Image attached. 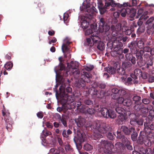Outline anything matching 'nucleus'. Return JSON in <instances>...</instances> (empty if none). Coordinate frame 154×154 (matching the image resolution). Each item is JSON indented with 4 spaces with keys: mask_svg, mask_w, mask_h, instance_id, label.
<instances>
[{
    "mask_svg": "<svg viewBox=\"0 0 154 154\" xmlns=\"http://www.w3.org/2000/svg\"><path fill=\"white\" fill-rule=\"evenodd\" d=\"M9 122V121H8V120H7V122H6L7 124L6 126V127L7 130L8 131H11L12 126L11 125Z\"/></svg>",
    "mask_w": 154,
    "mask_h": 154,
    "instance_id": "obj_44",
    "label": "nucleus"
},
{
    "mask_svg": "<svg viewBox=\"0 0 154 154\" xmlns=\"http://www.w3.org/2000/svg\"><path fill=\"white\" fill-rule=\"evenodd\" d=\"M42 134L45 137H46L49 135L51 134V132L50 131H43L42 132Z\"/></svg>",
    "mask_w": 154,
    "mask_h": 154,
    "instance_id": "obj_46",
    "label": "nucleus"
},
{
    "mask_svg": "<svg viewBox=\"0 0 154 154\" xmlns=\"http://www.w3.org/2000/svg\"><path fill=\"white\" fill-rule=\"evenodd\" d=\"M100 143L102 147H104L105 149L108 151L106 154H114L113 152H115L116 150L113 149L114 145L112 144L105 140H102Z\"/></svg>",
    "mask_w": 154,
    "mask_h": 154,
    "instance_id": "obj_8",
    "label": "nucleus"
},
{
    "mask_svg": "<svg viewBox=\"0 0 154 154\" xmlns=\"http://www.w3.org/2000/svg\"><path fill=\"white\" fill-rule=\"evenodd\" d=\"M37 116L39 118L42 119L43 118V115L42 112H39L37 114Z\"/></svg>",
    "mask_w": 154,
    "mask_h": 154,
    "instance_id": "obj_59",
    "label": "nucleus"
},
{
    "mask_svg": "<svg viewBox=\"0 0 154 154\" xmlns=\"http://www.w3.org/2000/svg\"><path fill=\"white\" fill-rule=\"evenodd\" d=\"M132 66L131 64L129 62H124L122 64V67L125 69L129 70Z\"/></svg>",
    "mask_w": 154,
    "mask_h": 154,
    "instance_id": "obj_24",
    "label": "nucleus"
},
{
    "mask_svg": "<svg viewBox=\"0 0 154 154\" xmlns=\"http://www.w3.org/2000/svg\"><path fill=\"white\" fill-rule=\"evenodd\" d=\"M121 130L123 131L125 134L128 135L131 132L134 133L135 129L132 127H128L125 126H122L121 128Z\"/></svg>",
    "mask_w": 154,
    "mask_h": 154,
    "instance_id": "obj_16",
    "label": "nucleus"
},
{
    "mask_svg": "<svg viewBox=\"0 0 154 154\" xmlns=\"http://www.w3.org/2000/svg\"><path fill=\"white\" fill-rule=\"evenodd\" d=\"M79 66L78 62L76 61H71L70 63H67V66L68 69L66 71V73L68 74L69 72L70 74H72L75 77L79 74L80 72L78 70Z\"/></svg>",
    "mask_w": 154,
    "mask_h": 154,
    "instance_id": "obj_4",
    "label": "nucleus"
},
{
    "mask_svg": "<svg viewBox=\"0 0 154 154\" xmlns=\"http://www.w3.org/2000/svg\"><path fill=\"white\" fill-rule=\"evenodd\" d=\"M129 60L131 61L132 63L133 64H134L136 63V58L135 57L133 56H132Z\"/></svg>",
    "mask_w": 154,
    "mask_h": 154,
    "instance_id": "obj_56",
    "label": "nucleus"
},
{
    "mask_svg": "<svg viewBox=\"0 0 154 154\" xmlns=\"http://www.w3.org/2000/svg\"><path fill=\"white\" fill-rule=\"evenodd\" d=\"M148 81L150 82H154V76L151 75H149L148 78Z\"/></svg>",
    "mask_w": 154,
    "mask_h": 154,
    "instance_id": "obj_49",
    "label": "nucleus"
},
{
    "mask_svg": "<svg viewBox=\"0 0 154 154\" xmlns=\"http://www.w3.org/2000/svg\"><path fill=\"white\" fill-rule=\"evenodd\" d=\"M132 11L128 8L127 7L122 8L121 10V15L122 17H125L127 14H129Z\"/></svg>",
    "mask_w": 154,
    "mask_h": 154,
    "instance_id": "obj_20",
    "label": "nucleus"
},
{
    "mask_svg": "<svg viewBox=\"0 0 154 154\" xmlns=\"http://www.w3.org/2000/svg\"><path fill=\"white\" fill-rule=\"evenodd\" d=\"M122 141L123 144H125L127 149L130 150H131L132 147L130 145V142L128 140L127 138H123L122 140Z\"/></svg>",
    "mask_w": 154,
    "mask_h": 154,
    "instance_id": "obj_22",
    "label": "nucleus"
},
{
    "mask_svg": "<svg viewBox=\"0 0 154 154\" xmlns=\"http://www.w3.org/2000/svg\"><path fill=\"white\" fill-rule=\"evenodd\" d=\"M111 29L112 31V34L113 38H112L113 39L112 43V45H113L115 44L121 42L122 35L121 33V26L119 24H117L116 26L112 25Z\"/></svg>",
    "mask_w": 154,
    "mask_h": 154,
    "instance_id": "obj_2",
    "label": "nucleus"
},
{
    "mask_svg": "<svg viewBox=\"0 0 154 154\" xmlns=\"http://www.w3.org/2000/svg\"><path fill=\"white\" fill-rule=\"evenodd\" d=\"M132 104V102L131 100L130 99H125L124 102L123 103V105L127 106H131Z\"/></svg>",
    "mask_w": 154,
    "mask_h": 154,
    "instance_id": "obj_27",
    "label": "nucleus"
},
{
    "mask_svg": "<svg viewBox=\"0 0 154 154\" xmlns=\"http://www.w3.org/2000/svg\"><path fill=\"white\" fill-rule=\"evenodd\" d=\"M59 90L61 92H64L65 91V87L61 85L59 88Z\"/></svg>",
    "mask_w": 154,
    "mask_h": 154,
    "instance_id": "obj_57",
    "label": "nucleus"
},
{
    "mask_svg": "<svg viewBox=\"0 0 154 154\" xmlns=\"http://www.w3.org/2000/svg\"><path fill=\"white\" fill-rule=\"evenodd\" d=\"M13 66L12 63L10 62H8L6 63L4 66V67L7 70H10Z\"/></svg>",
    "mask_w": 154,
    "mask_h": 154,
    "instance_id": "obj_29",
    "label": "nucleus"
},
{
    "mask_svg": "<svg viewBox=\"0 0 154 154\" xmlns=\"http://www.w3.org/2000/svg\"><path fill=\"white\" fill-rule=\"evenodd\" d=\"M131 78H132L133 79H137L138 77L134 73L133 74H131Z\"/></svg>",
    "mask_w": 154,
    "mask_h": 154,
    "instance_id": "obj_64",
    "label": "nucleus"
},
{
    "mask_svg": "<svg viewBox=\"0 0 154 154\" xmlns=\"http://www.w3.org/2000/svg\"><path fill=\"white\" fill-rule=\"evenodd\" d=\"M143 53V51L140 50L139 52H137L136 53V56L137 58V60L138 65L140 66H144L146 63L145 60H143L142 54Z\"/></svg>",
    "mask_w": 154,
    "mask_h": 154,
    "instance_id": "obj_12",
    "label": "nucleus"
},
{
    "mask_svg": "<svg viewBox=\"0 0 154 154\" xmlns=\"http://www.w3.org/2000/svg\"><path fill=\"white\" fill-rule=\"evenodd\" d=\"M142 101L144 104H148L150 102L149 100V99L147 98L143 99L142 100Z\"/></svg>",
    "mask_w": 154,
    "mask_h": 154,
    "instance_id": "obj_50",
    "label": "nucleus"
},
{
    "mask_svg": "<svg viewBox=\"0 0 154 154\" xmlns=\"http://www.w3.org/2000/svg\"><path fill=\"white\" fill-rule=\"evenodd\" d=\"M100 38L98 36L97 33H93L91 36V38L86 39V41L89 46L92 47L94 44L99 42L100 41Z\"/></svg>",
    "mask_w": 154,
    "mask_h": 154,
    "instance_id": "obj_7",
    "label": "nucleus"
},
{
    "mask_svg": "<svg viewBox=\"0 0 154 154\" xmlns=\"http://www.w3.org/2000/svg\"><path fill=\"white\" fill-rule=\"evenodd\" d=\"M70 42L68 40L67 38H66L63 41V43L62 46V50L63 53L64 51H67L69 48V44Z\"/></svg>",
    "mask_w": 154,
    "mask_h": 154,
    "instance_id": "obj_17",
    "label": "nucleus"
},
{
    "mask_svg": "<svg viewBox=\"0 0 154 154\" xmlns=\"http://www.w3.org/2000/svg\"><path fill=\"white\" fill-rule=\"evenodd\" d=\"M125 32V34L127 35H129L131 34L132 32V31L130 29H129V28L126 31H124Z\"/></svg>",
    "mask_w": 154,
    "mask_h": 154,
    "instance_id": "obj_58",
    "label": "nucleus"
},
{
    "mask_svg": "<svg viewBox=\"0 0 154 154\" xmlns=\"http://www.w3.org/2000/svg\"><path fill=\"white\" fill-rule=\"evenodd\" d=\"M98 7L100 13L101 14H103L106 11V8L103 6L102 0H98L97 3Z\"/></svg>",
    "mask_w": 154,
    "mask_h": 154,
    "instance_id": "obj_19",
    "label": "nucleus"
},
{
    "mask_svg": "<svg viewBox=\"0 0 154 154\" xmlns=\"http://www.w3.org/2000/svg\"><path fill=\"white\" fill-rule=\"evenodd\" d=\"M94 68L93 65H88L85 67V69L87 71H91Z\"/></svg>",
    "mask_w": 154,
    "mask_h": 154,
    "instance_id": "obj_40",
    "label": "nucleus"
},
{
    "mask_svg": "<svg viewBox=\"0 0 154 154\" xmlns=\"http://www.w3.org/2000/svg\"><path fill=\"white\" fill-rule=\"evenodd\" d=\"M100 20L99 24V29L100 32H106L108 31L110 28V26L106 23L104 18L99 17Z\"/></svg>",
    "mask_w": 154,
    "mask_h": 154,
    "instance_id": "obj_6",
    "label": "nucleus"
},
{
    "mask_svg": "<svg viewBox=\"0 0 154 154\" xmlns=\"http://www.w3.org/2000/svg\"><path fill=\"white\" fill-rule=\"evenodd\" d=\"M93 127L94 129L97 130L98 132H94V136L97 138L102 137L103 136L100 134V133L106 135L108 138L110 140L113 139V136L112 134L110 132L111 129L109 125L105 123L100 121H97L94 123Z\"/></svg>",
    "mask_w": 154,
    "mask_h": 154,
    "instance_id": "obj_1",
    "label": "nucleus"
},
{
    "mask_svg": "<svg viewBox=\"0 0 154 154\" xmlns=\"http://www.w3.org/2000/svg\"><path fill=\"white\" fill-rule=\"evenodd\" d=\"M134 73L138 77L141 76L142 73L141 70L139 69H136L134 71Z\"/></svg>",
    "mask_w": 154,
    "mask_h": 154,
    "instance_id": "obj_36",
    "label": "nucleus"
},
{
    "mask_svg": "<svg viewBox=\"0 0 154 154\" xmlns=\"http://www.w3.org/2000/svg\"><path fill=\"white\" fill-rule=\"evenodd\" d=\"M92 18V16L89 14L81 16L80 17V18L82 21L81 26L83 29H86L89 26V20Z\"/></svg>",
    "mask_w": 154,
    "mask_h": 154,
    "instance_id": "obj_9",
    "label": "nucleus"
},
{
    "mask_svg": "<svg viewBox=\"0 0 154 154\" xmlns=\"http://www.w3.org/2000/svg\"><path fill=\"white\" fill-rule=\"evenodd\" d=\"M85 134L80 131H78L77 137L74 139V141L76 144H77L76 141V139L77 141H79V143H81L84 141L85 137Z\"/></svg>",
    "mask_w": 154,
    "mask_h": 154,
    "instance_id": "obj_13",
    "label": "nucleus"
},
{
    "mask_svg": "<svg viewBox=\"0 0 154 154\" xmlns=\"http://www.w3.org/2000/svg\"><path fill=\"white\" fill-rule=\"evenodd\" d=\"M144 143L145 145L147 146H150L151 145L150 141L148 139H146L145 140H144Z\"/></svg>",
    "mask_w": 154,
    "mask_h": 154,
    "instance_id": "obj_42",
    "label": "nucleus"
},
{
    "mask_svg": "<svg viewBox=\"0 0 154 154\" xmlns=\"http://www.w3.org/2000/svg\"><path fill=\"white\" fill-rule=\"evenodd\" d=\"M132 54L130 53H127L125 55V57L128 60H129L132 57Z\"/></svg>",
    "mask_w": 154,
    "mask_h": 154,
    "instance_id": "obj_51",
    "label": "nucleus"
},
{
    "mask_svg": "<svg viewBox=\"0 0 154 154\" xmlns=\"http://www.w3.org/2000/svg\"><path fill=\"white\" fill-rule=\"evenodd\" d=\"M45 125L48 128H52L53 127V126L52 124L48 122H46L45 123Z\"/></svg>",
    "mask_w": 154,
    "mask_h": 154,
    "instance_id": "obj_53",
    "label": "nucleus"
},
{
    "mask_svg": "<svg viewBox=\"0 0 154 154\" xmlns=\"http://www.w3.org/2000/svg\"><path fill=\"white\" fill-rule=\"evenodd\" d=\"M111 92V97L114 99H116L119 96H124L126 94V91L124 90L116 88H112Z\"/></svg>",
    "mask_w": 154,
    "mask_h": 154,
    "instance_id": "obj_5",
    "label": "nucleus"
},
{
    "mask_svg": "<svg viewBox=\"0 0 154 154\" xmlns=\"http://www.w3.org/2000/svg\"><path fill=\"white\" fill-rule=\"evenodd\" d=\"M81 73V77L84 82H90V78L92 77V75L91 73L84 71L83 70L82 71Z\"/></svg>",
    "mask_w": 154,
    "mask_h": 154,
    "instance_id": "obj_14",
    "label": "nucleus"
},
{
    "mask_svg": "<svg viewBox=\"0 0 154 154\" xmlns=\"http://www.w3.org/2000/svg\"><path fill=\"white\" fill-rule=\"evenodd\" d=\"M133 100L135 102V103H140V102L139 101L141 100V98L139 96H134L133 97Z\"/></svg>",
    "mask_w": 154,
    "mask_h": 154,
    "instance_id": "obj_37",
    "label": "nucleus"
},
{
    "mask_svg": "<svg viewBox=\"0 0 154 154\" xmlns=\"http://www.w3.org/2000/svg\"><path fill=\"white\" fill-rule=\"evenodd\" d=\"M59 151L60 152V154H65V151L63 148L61 147H58Z\"/></svg>",
    "mask_w": 154,
    "mask_h": 154,
    "instance_id": "obj_52",
    "label": "nucleus"
},
{
    "mask_svg": "<svg viewBox=\"0 0 154 154\" xmlns=\"http://www.w3.org/2000/svg\"><path fill=\"white\" fill-rule=\"evenodd\" d=\"M83 148L85 150L87 151L93 149L92 146L88 143L85 144Z\"/></svg>",
    "mask_w": 154,
    "mask_h": 154,
    "instance_id": "obj_32",
    "label": "nucleus"
},
{
    "mask_svg": "<svg viewBox=\"0 0 154 154\" xmlns=\"http://www.w3.org/2000/svg\"><path fill=\"white\" fill-rule=\"evenodd\" d=\"M97 48L98 49L101 51H103L105 48L104 44L100 41L99 42V43L97 45Z\"/></svg>",
    "mask_w": 154,
    "mask_h": 154,
    "instance_id": "obj_28",
    "label": "nucleus"
},
{
    "mask_svg": "<svg viewBox=\"0 0 154 154\" xmlns=\"http://www.w3.org/2000/svg\"><path fill=\"white\" fill-rule=\"evenodd\" d=\"M57 140L59 145L61 146H62L63 145V143L61 138L59 137H58Z\"/></svg>",
    "mask_w": 154,
    "mask_h": 154,
    "instance_id": "obj_55",
    "label": "nucleus"
},
{
    "mask_svg": "<svg viewBox=\"0 0 154 154\" xmlns=\"http://www.w3.org/2000/svg\"><path fill=\"white\" fill-rule=\"evenodd\" d=\"M154 20L153 17H151L146 22V27L147 29V32L150 34L152 32V30L153 23L152 22Z\"/></svg>",
    "mask_w": 154,
    "mask_h": 154,
    "instance_id": "obj_15",
    "label": "nucleus"
},
{
    "mask_svg": "<svg viewBox=\"0 0 154 154\" xmlns=\"http://www.w3.org/2000/svg\"><path fill=\"white\" fill-rule=\"evenodd\" d=\"M116 71L115 69L112 67H110L109 68V69H108V72L109 73H111L112 74H114Z\"/></svg>",
    "mask_w": 154,
    "mask_h": 154,
    "instance_id": "obj_39",
    "label": "nucleus"
},
{
    "mask_svg": "<svg viewBox=\"0 0 154 154\" xmlns=\"http://www.w3.org/2000/svg\"><path fill=\"white\" fill-rule=\"evenodd\" d=\"M137 136V135L135 131L134 133H133V134H131V137L132 140L134 141L135 140H136Z\"/></svg>",
    "mask_w": 154,
    "mask_h": 154,
    "instance_id": "obj_47",
    "label": "nucleus"
},
{
    "mask_svg": "<svg viewBox=\"0 0 154 154\" xmlns=\"http://www.w3.org/2000/svg\"><path fill=\"white\" fill-rule=\"evenodd\" d=\"M113 46H117L118 47L121 48L123 46V44L122 42H119L117 43H116V44L115 45L114 44V45Z\"/></svg>",
    "mask_w": 154,
    "mask_h": 154,
    "instance_id": "obj_54",
    "label": "nucleus"
},
{
    "mask_svg": "<svg viewBox=\"0 0 154 154\" xmlns=\"http://www.w3.org/2000/svg\"><path fill=\"white\" fill-rule=\"evenodd\" d=\"M117 72L121 75H124L125 74V69L123 67H119L117 69Z\"/></svg>",
    "mask_w": 154,
    "mask_h": 154,
    "instance_id": "obj_31",
    "label": "nucleus"
},
{
    "mask_svg": "<svg viewBox=\"0 0 154 154\" xmlns=\"http://www.w3.org/2000/svg\"><path fill=\"white\" fill-rule=\"evenodd\" d=\"M115 109L116 112L120 114L122 113H123L124 112H125L124 109L121 107H116Z\"/></svg>",
    "mask_w": 154,
    "mask_h": 154,
    "instance_id": "obj_38",
    "label": "nucleus"
},
{
    "mask_svg": "<svg viewBox=\"0 0 154 154\" xmlns=\"http://www.w3.org/2000/svg\"><path fill=\"white\" fill-rule=\"evenodd\" d=\"M135 104V105L134 106V109L137 111L139 110L142 107V104L140 102L136 103Z\"/></svg>",
    "mask_w": 154,
    "mask_h": 154,
    "instance_id": "obj_33",
    "label": "nucleus"
},
{
    "mask_svg": "<svg viewBox=\"0 0 154 154\" xmlns=\"http://www.w3.org/2000/svg\"><path fill=\"white\" fill-rule=\"evenodd\" d=\"M69 17V15L67 13H65L63 14V20L65 23H66L68 22V18Z\"/></svg>",
    "mask_w": 154,
    "mask_h": 154,
    "instance_id": "obj_43",
    "label": "nucleus"
},
{
    "mask_svg": "<svg viewBox=\"0 0 154 154\" xmlns=\"http://www.w3.org/2000/svg\"><path fill=\"white\" fill-rule=\"evenodd\" d=\"M91 29H87L85 31V34L86 35H88L93 32H95L97 29V27L94 24H91Z\"/></svg>",
    "mask_w": 154,
    "mask_h": 154,
    "instance_id": "obj_18",
    "label": "nucleus"
},
{
    "mask_svg": "<svg viewBox=\"0 0 154 154\" xmlns=\"http://www.w3.org/2000/svg\"><path fill=\"white\" fill-rule=\"evenodd\" d=\"M144 46V44L143 41L139 40L137 42L135 41L132 42L130 46V47H131V49H132V51L133 50L134 52L135 53H137V47L140 48H142Z\"/></svg>",
    "mask_w": 154,
    "mask_h": 154,
    "instance_id": "obj_10",
    "label": "nucleus"
},
{
    "mask_svg": "<svg viewBox=\"0 0 154 154\" xmlns=\"http://www.w3.org/2000/svg\"><path fill=\"white\" fill-rule=\"evenodd\" d=\"M95 111L94 109L92 108H89L87 110V113L90 114H93Z\"/></svg>",
    "mask_w": 154,
    "mask_h": 154,
    "instance_id": "obj_48",
    "label": "nucleus"
},
{
    "mask_svg": "<svg viewBox=\"0 0 154 154\" xmlns=\"http://www.w3.org/2000/svg\"><path fill=\"white\" fill-rule=\"evenodd\" d=\"M141 76H142L143 79H146L147 78V74L146 72L142 73V75H141Z\"/></svg>",
    "mask_w": 154,
    "mask_h": 154,
    "instance_id": "obj_60",
    "label": "nucleus"
},
{
    "mask_svg": "<svg viewBox=\"0 0 154 154\" xmlns=\"http://www.w3.org/2000/svg\"><path fill=\"white\" fill-rule=\"evenodd\" d=\"M58 147L57 148H51L50 150V152L53 154H60Z\"/></svg>",
    "mask_w": 154,
    "mask_h": 154,
    "instance_id": "obj_34",
    "label": "nucleus"
},
{
    "mask_svg": "<svg viewBox=\"0 0 154 154\" xmlns=\"http://www.w3.org/2000/svg\"><path fill=\"white\" fill-rule=\"evenodd\" d=\"M146 62L147 63L146 67L147 68H148L149 66H152L153 63L152 60L150 57H149V56L147 58V60Z\"/></svg>",
    "mask_w": 154,
    "mask_h": 154,
    "instance_id": "obj_35",
    "label": "nucleus"
},
{
    "mask_svg": "<svg viewBox=\"0 0 154 154\" xmlns=\"http://www.w3.org/2000/svg\"><path fill=\"white\" fill-rule=\"evenodd\" d=\"M144 28L143 26H140L138 29V31L142 32L144 31Z\"/></svg>",
    "mask_w": 154,
    "mask_h": 154,
    "instance_id": "obj_61",
    "label": "nucleus"
},
{
    "mask_svg": "<svg viewBox=\"0 0 154 154\" xmlns=\"http://www.w3.org/2000/svg\"><path fill=\"white\" fill-rule=\"evenodd\" d=\"M59 116L60 117V120L61 122L62 123L64 127H66L67 125L66 118L63 116L62 117H61L60 115H59Z\"/></svg>",
    "mask_w": 154,
    "mask_h": 154,
    "instance_id": "obj_30",
    "label": "nucleus"
},
{
    "mask_svg": "<svg viewBox=\"0 0 154 154\" xmlns=\"http://www.w3.org/2000/svg\"><path fill=\"white\" fill-rule=\"evenodd\" d=\"M97 121H95L91 124H90V123L89 125H88V124H87L86 125H85V119L80 116L77 119H76L75 120L76 124L78 127H81L83 126H85L86 127H90L91 128H94L93 126H94V123Z\"/></svg>",
    "mask_w": 154,
    "mask_h": 154,
    "instance_id": "obj_11",
    "label": "nucleus"
},
{
    "mask_svg": "<svg viewBox=\"0 0 154 154\" xmlns=\"http://www.w3.org/2000/svg\"><path fill=\"white\" fill-rule=\"evenodd\" d=\"M143 152L145 154H151L152 153V149L149 148H146L145 150V152Z\"/></svg>",
    "mask_w": 154,
    "mask_h": 154,
    "instance_id": "obj_41",
    "label": "nucleus"
},
{
    "mask_svg": "<svg viewBox=\"0 0 154 154\" xmlns=\"http://www.w3.org/2000/svg\"><path fill=\"white\" fill-rule=\"evenodd\" d=\"M126 94L123 96H119V97L117 98L116 99L117 102L119 104H122L123 103H123L124 102L125 99H124V97H125V96Z\"/></svg>",
    "mask_w": 154,
    "mask_h": 154,
    "instance_id": "obj_26",
    "label": "nucleus"
},
{
    "mask_svg": "<svg viewBox=\"0 0 154 154\" xmlns=\"http://www.w3.org/2000/svg\"><path fill=\"white\" fill-rule=\"evenodd\" d=\"M65 107V105H63L62 106V107L61 108L60 107H58L57 108V110L58 112H60L64 108V107Z\"/></svg>",
    "mask_w": 154,
    "mask_h": 154,
    "instance_id": "obj_63",
    "label": "nucleus"
},
{
    "mask_svg": "<svg viewBox=\"0 0 154 154\" xmlns=\"http://www.w3.org/2000/svg\"><path fill=\"white\" fill-rule=\"evenodd\" d=\"M84 103L86 104L89 105L92 103V102L89 100H86L84 101Z\"/></svg>",
    "mask_w": 154,
    "mask_h": 154,
    "instance_id": "obj_62",
    "label": "nucleus"
},
{
    "mask_svg": "<svg viewBox=\"0 0 154 154\" xmlns=\"http://www.w3.org/2000/svg\"><path fill=\"white\" fill-rule=\"evenodd\" d=\"M120 24L121 26V29L122 28V30L123 32L126 31L128 27L127 26V24L125 21H123L121 22V24L118 23Z\"/></svg>",
    "mask_w": 154,
    "mask_h": 154,
    "instance_id": "obj_23",
    "label": "nucleus"
},
{
    "mask_svg": "<svg viewBox=\"0 0 154 154\" xmlns=\"http://www.w3.org/2000/svg\"><path fill=\"white\" fill-rule=\"evenodd\" d=\"M127 118V116L125 112L120 114L118 117V120L120 122V124H122Z\"/></svg>",
    "mask_w": 154,
    "mask_h": 154,
    "instance_id": "obj_21",
    "label": "nucleus"
},
{
    "mask_svg": "<svg viewBox=\"0 0 154 154\" xmlns=\"http://www.w3.org/2000/svg\"><path fill=\"white\" fill-rule=\"evenodd\" d=\"M65 149L67 151H70L72 149L71 146L69 144H66L65 146Z\"/></svg>",
    "mask_w": 154,
    "mask_h": 154,
    "instance_id": "obj_45",
    "label": "nucleus"
},
{
    "mask_svg": "<svg viewBox=\"0 0 154 154\" xmlns=\"http://www.w3.org/2000/svg\"><path fill=\"white\" fill-rule=\"evenodd\" d=\"M95 111L98 113V116L106 118L109 117L113 119L116 117V115L113 111L111 110H108L105 107L101 108L99 107L98 105L96 106L95 107Z\"/></svg>",
    "mask_w": 154,
    "mask_h": 154,
    "instance_id": "obj_3",
    "label": "nucleus"
},
{
    "mask_svg": "<svg viewBox=\"0 0 154 154\" xmlns=\"http://www.w3.org/2000/svg\"><path fill=\"white\" fill-rule=\"evenodd\" d=\"M72 133V131L69 129L67 131L65 130H64L63 131L62 134L64 137L67 138L69 137V135L71 134Z\"/></svg>",
    "mask_w": 154,
    "mask_h": 154,
    "instance_id": "obj_25",
    "label": "nucleus"
}]
</instances>
